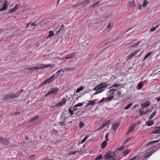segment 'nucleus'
I'll list each match as a JSON object with an SVG mask.
<instances>
[{
  "mask_svg": "<svg viewBox=\"0 0 160 160\" xmlns=\"http://www.w3.org/2000/svg\"><path fill=\"white\" fill-rule=\"evenodd\" d=\"M51 66L50 64H41L38 66H36L35 67L32 66V67L28 68L27 69L28 70H32L34 71L36 69H43L45 68Z\"/></svg>",
  "mask_w": 160,
  "mask_h": 160,
  "instance_id": "f257e3e1",
  "label": "nucleus"
},
{
  "mask_svg": "<svg viewBox=\"0 0 160 160\" xmlns=\"http://www.w3.org/2000/svg\"><path fill=\"white\" fill-rule=\"evenodd\" d=\"M108 86L106 82H102L97 86L93 89L94 90H98V89H103L104 91L105 89L104 88Z\"/></svg>",
  "mask_w": 160,
  "mask_h": 160,
  "instance_id": "f03ea898",
  "label": "nucleus"
},
{
  "mask_svg": "<svg viewBox=\"0 0 160 160\" xmlns=\"http://www.w3.org/2000/svg\"><path fill=\"white\" fill-rule=\"evenodd\" d=\"M56 79V78L52 75L48 79H47L45 82L41 83L40 86H42L44 85L49 84L52 82Z\"/></svg>",
  "mask_w": 160,
  "mask_h": 160,
  "instance_id": "7ed1b4c3",
  "label": "nucleus"
},
{
  "mask_svg": "<svg viewBox=\"0 0 160 160\" xmlns=\"http://www.w3.org/2000/svg\"><path fill=\"white\" fill-rule=\"evenodd\" d=\"M18 97L16 94L11 93L7 94L5 96L3 99L4 100H8L9 99H13Z\"/></svg>",
  "mask_w": 160,
  "mask_h": 160,
  "instance_id": "20e7f679",
  "label": "nucleus"
},
{
  "mask_svg": "<svg viewBox=\"0 0 160 160\" xmlns=\"http://www.w3.org/2000/svg\"><path fill=\"white\" fill-rule=\"evenodd\" d=\"M58 91V89L57 88H52L48 92L46 96H48L50 94H56Z\"/></svg>",
  "mask_w": 160,
  "mask_h": 160,
  "instance_id": "39448f33",
  "label": "nucleus"
},
{
  "mask_svg": "<svg viewBox=\"0 0 160 160\" xmlns=\"http://www.w3.org/2000/svg\"><path fill=\"white\" fill-rule=\"evenodd\" d=\"M0 141L3 145H7L10 142V139L5 138L2 137H0Z\"/></svg>",
  "mask_w": 160,
  "mask_h": 160,
  "instance_id": "423d86ee",
  "label": "nucleus"
},
{
  "mask_svg": "<svg viewBox=\"0 0 160 160\" xmlns=\"http://www.w3.org/2000/svg\"><path fill=\"white\" fill-rule=\"evenodd\" d=\"M77 52H74V53L69 54L67 55V56L64 58L63 59H70L73 58L77 54Z\"/></svg>",
  "mask_w": 160,
  "mask_h": 160,
  "instance_id": "0eeeda50",
  "label": "nucleus"
},
{
  "mask_svg": "<svg viewBox=\"0 0 160 160\" xmlns=\"http://www.w3.org/2000/svg\"><path fill=\"white\" fill-rule=\"evenodd\" d=\"M8 1H5L4 4H3L2 8H0V11H4L7 10L8 8Z\"/></svg>",
  "mask_w": 160,
  "mask_h": 160,
  "instance_id": "6e6552de",
  "label": "nucleus"
},
{
  "mask_svg": "<svg viewBox=\"0 0 160 160\" xmlns=\"http://www.w3.org/2000/svg\"><path fill=\"white\" fill-rule=\"evenodd\" d=\"M113 98L114 96H112L109 98H103L98 103H100L105 101L106 102L109 101L111 100Z\"/></svg>",
  "mask_w": 160,
  "mask_h": 160,
  "instance_id": "1a4fd4ad",
  "label": "nucleus"
},
{
  "mask_svg": "<svg viewBox=\"0 0 160 160\" xmlns=\"http://www.w3.org/2000/svg\"><path fill=\"white\" fill-rule=\"evenodd\" d=\"M66 99L65 98H63L60 102L57 104V106H58V107L61 106L65 104L66 102Z\"/></svg>",
  "mask_w": 160,
  "mask_h": 160,
  "instance_id": "9d476101",
  "label": "nucleus"
},
{
  "mask_svg": "<svg viewBox=\"0 0 160 160\" xmlns=\"http://www.w3.org/2000/svg\"><path fill=\"white\" fill-rule=\"evenodd\" d=\"M140 50H136L133 53H131L127 57L128 59H130L132 58L134 56L136 55L137 53L140 52Z\"/></svg>",
  "mask_w": 160,
  "mask_h": 160,
  "instance_id": "9b49d317",
  "label": "nucleus"
},
{
  "mask_svg": "<svg viewBox=\"0 0 160 160\" xmlns=\"http://www.w3.org/2000/svg\"><path fill=\"white\" fill-rule=\"evenodd\" d=\"M120 125V123L119 122L114 123L112 126V129L116 131Z\"/></svg>",
  "mask_w": 160,
  "mask_h": 160,
  "instance_id": "f8f14e48",
  "label": "nucleus"
},
{
  "mask_svg": "<svg viewBox=\"0 0 160 160\" xmlns=\"http://www.w3.org/2000/svg\"><path fill=\"white\" fill-rule=\"evenodd\" d=\"M148 111V109H147L144 111V109L142 108L140 109V113L141 116H142L146 114Z\"/></svg>",
  "mask_w": 160,
  "mask_h": 160,
  "instance_id": "ddd939ff",
  "label": "nucleus"
},
{
  "mask_svg": "<svg viewBox=\"0 0 160 160\" xmlns=\"http://www.w3.org/2000/svg\"><path fill=\"white\" fill-rule=\"evenodd\" d=\"M152 132L154 134H160V127H155Z\"/></svg>",
  "mask_w": 160,
  "mask_h": 160,
  "instance_id": "4468645a",
  "label": "nucleus"
},
{
  "mask_svg": "<svg viewBox=\"0 0 160 160\" xmlns=\"http://www.w3.org/2000/svg\"><path fill=\"white\" fill-rule=\"evenodd\" d=\"M61 72H63V70L62 69L58 71L57 72H56L54 74H53L52 75L54 76V78L56 79L58 77V76L60 74V73Z\"/></svg>",
  "mask_w": 160,
  "mask_h": 160,
  "instance_id": "2eb2a0df",
  "label": "nucleus"
},
{
  "mask_svg": "<svg viewBox=\"0 0 160 160\" xmlns=\"http://www.w3.org/2000/svg\"><path fill=\"white\" fill-rule=\"evenodd\" d=\"M150 102L149 101H147L144 103H142L141 104V106L143 108L148 106L150 105Z\"/></svg>",
  "mask_w": 160,
  "mask_h": 160,
  "instance_id": "dca6fc26",
  "label": "nucleus"
},
{
  "mask_svg": "<svg viewBox=\"0 0 160 160\" xmlns=\"http://www.w3.org/2000/svg\"><path fill=\"white\" fill-rule=\"evenodd\" d=\"M129 7L133 8L135 6V2L134 0L130 1L129 2Z\"/></svg>",
  "mask_w": 160,
  "mask_h": 160,
  "instance_id": "f3484780",
  "label": "nucleus"
},
{
  "mask_svg": "<svg viewBox=\"0 0 160 160\" xmlns=\"http://www.w3.org/2000/svg\"><path fill=\"white\" fill-rule=\"evenodd\" d=\"M135 126V123H134L132 125H130L129 128V132L132 131L134 129Z\"/></svg>",
  "mask_w": 160,
  "mask_h": 160,
  "instance_id": "a211bd4d",
  "label": "nucleus"
},
{
  "mask_svg": "<svg viewBox=\"0 0 160 160\" xmlns=\"http://www.w3.org/2000/svg\"><path fill=\"white\" fill-rule=\"evenodd\" d=\"M154 122L152 120L148 121L146 123L148 126H150L154 124Z\"/></svg>",
  "mask_w": 160,
  "mask_h": 160,
  "instance_id": "6ab92c4d",
  "label": "nucleus"
},
{
  "mask_svg": "<svg viewBox=\"0 0 160 160\" xmlns=\"http://www.w3.org/2000/svg\"><path fill=\"white\" fill-rule=\"evenodd\" d=\"M100 3V2L99 1H98L94 3L92 5H91L89 7V8H91L94 7H97L99 5Z\"/></svg>",
  "mask_w": 160,
  "mask_h": 160,
  "instance_id": "aec40b11",
  "label": "nucleus"
},
{
  "mask_svg": "<svg viewBox=\"0 0 160 160\" xmlns=\"http://www.w3.org/2000/svg\"><path fill=\"white\" fill-rule=\"evenodd\" d=\"M160 25V23L159 24L157 25L155 27L152 28L150 30V31L151 32H153L155 31L157 28H158Z\"/></svg>",
  "mask_w": 160,
  "mask_h": 160,
  "instance_id": "412c9836",
  "label": "nucleus"
},
{
  "mask_svg": "<svg viewBox=\"0 0 160 160\" xmlns=\"http://www.w3.org/2000/svg\"><path fill=\"white\" fill-rule=\"evenodd\" d=\"M39 117V116L36 115L34 117L31 118L29 120V122H31L36 120Z\"/></svg>",
  "mask_w": 160,
  "mask_h": 160,
  "instance_id": "4be33fe9",
  "label": "nucleus"
},
{
  "mask_svg": "<svg viewBox=\"0 0 160 160\" xmlns=\"http://www.w3.org/2000/svg\"><path fill=\"white\" fill-rule=\"evenodd\" d=\"M112 158V156L111 153H108L105 156V158L107 160L110 159Z\"/></svg>",
  "mask_w": 160,
  "mask_h": 160,
  "instance_id": "5701e85b",
  "label": "nucleus"
},
{
  "mask_svg": "<svg viewBox=\"0 0 160 160\" xmlns=\"http://www.w3.org/2000/svg\"><path fill=\"white\" fill-rule=\"evenodd\" d=\"M107 143L106 141H103L101 144V147L102 148H104L106 147Z\"/></svg>",
  "mask_w": 160,
  "mask_h": 160,
  "instance_id": "b1692460",
  "label": "nucleus"
},
{
  "mask_svg": "<svg viewBox=\"0 0 160 160\" xmlns=\"http://www.w3.org/2000/svg\"><path fill=\"white\" fill-rule=\"evenodd\" d=\"M83 6H87L90 2L89 0H85L83 1L82 2Z\"/></svg>",
  "mask_w": 160,
  "mask_h": 160,
  "instance_id": "393cba45",
  "label": "nucleus"
},
{
  "mask_svg": "<svg viewBox=\"0 0 160 160\" xmlns=\"http://www.w3.org/2000/svg\"><path fill=\"white\" fill-rule=\"evenodd\" d=\"M116 89L113 88L109 90L108 91V92L111 95H113L114 94L115 91H116Z\"/></svg>",
  "mask_w": 160,
  "mask_h": 160,
  "instance_id": "a878e982",
  "label": "nucleus"
},
{
  "mask_svg": "<svg viewBox=\"0 0 160 160\" xmlns=\"http://www.w3.org/2000/svg\"><path fill=\"white\" fill-rule=\"evenodd\" d=\"M148 3V2L147 0L144 1L142 4V7L144 8L146 7Z\"/></svg>",
  "mask_w": 160,
  "mask_h": 160,
  "instance_id": "bb28decb",
  "label": "nucleus"
},
{
  "mask_svg": "<svg viewBox=\"0 0 160 160\" xmlns=\"http://www.w3.org/2000/svg\"><path fill=\"white\" fill-rule=\"evenodd\" d=\"M157 113V111H154L151 114L150 116L149 117V119H151L152 118L156 115Z\"/></svg>",
  "mask_w": 160,
  "mask_h": 160,
  "instance_id": "cd10ccee",
  "label": "nucleus"
},
{
  "mask_svg": "<svg viewBox=\"0 0 160 160\" xmlns=\"http://www.w3.org/2000/svg\"><path fill=\"white\" fill-rule=\"evenodd\" d=\"M130 151L131 150L130 149L124 150L123 152V155H127L130 152Z\"/></svg>",
  "mask_w": 160,
  "mask_h": 160,
  "instance_id": "c85d7f7f",
  "label": "nucleus"
},
{
  "mask_svg": "<svg viewBox=\"0 0 160 160\" xmlns=\"http://www.w3.org/2000/svg\"><path fill=\"white\" fill-rule=\"evenodd\" d=\"M89 103H87L86 105V107H88L90 105H93L94 104V102L92 101H88Z\"/></svg>",
  "mask_w": 160,
  "mask_h": 160,
  "instance_id": "c756f323",
  "label": "nucleus"
},
{
  "mask_svg": "<svg viewBox=\"0 0 160 160\" xmlns=\"http://www.w3.org/2000/svg\"><path fill=\"white\" fill-rule=\"evenodd\" d=\"M133 105L132 103H130L128 104L127 106L125 107L124 109L125 110H127L130 108Z\"/></svg>",
  "mask_w": 160,
  "mask_h": 160,
  "instance_id": "7c9ffc66",
  "label": "nucleus"
},
{
  "mask_svg": "<svg viewBox=\"0 0 160 160\" xmlns=\"http://www.w3.org/2000/svg\"><path fill=\"white\" fill-rule=\"evenodd\" d=\"M65 29V26L63 25H62L61 26V28L59 29V30L57 32V33L62 32L63 31V30Z\"/></svg>",
  "mask_w": 160,
  "mask_h": 160,
  "instance_id": "2f4dec72",
  "label": "nucleus"
},
{
  "mask_svg": "<svg viewBox=\"0 0 160 160\" xmlns=\"http://www.w3.org/2000/svg\"><path fill=\"white\" fill-rule=\"evenodd\" d=\"M54 34V32L52 31H50L49 32V35L46 38H48L51 37L53 36Z\"/></svg>",
  "mask_w": 160,
  "mask_h": 160,
  "instance_id": "473e14b6",
  "label": "nucleus"
},
{
  "mask_svg": "<svg viewBox=\"0 0 160 160\" xmlns=\"http://www.w3.org/2000/svg\"><path fill=\"white\" fill-rule=\"evenodd\" d=\"M79 126L81 128L85 126V124L82 122L80 121L79 122Z\"/></svg>",
  "mask_w": 160,
  "mask_h": 160,
  "instance_id": "72a5a7b5",
  "label": "nucleus"
},
{
  "mask_svg": "<svg viewBox=\"0 0 160 160\" xmlns=\"http://www.w3.org/2000/svg\"><path fill=\"white\" fill-rule=\"evenodd\" d=\"M84 89V88L82 86L80 87L79 88H78L76 91V93H78L80 91H82Z\"/></svg>",
  "mask_w": 160,
  "mask_h": 160,
  "instance_id": "f704fd0d",
  "label": "nucleus"
},
{
  "mask_svg": "<svg viewBox=\"0 0 160 160\" xmlns=\"http://www.w3.org/2000/svg\"><path fill=\"white\" fill-rule=\"evenodd\" d=\"M97 91L95 92V93L93 94V95H96L100 93H101L104 91V90L103 89H98V90H96Z\"/></svg>",
  "mask_w": 160,
  "mask_h": 160,
  "instance_id": "c9c22d12",
  "label": "nucleus"
},
{
  "mask_svg": "<svg viewBox=\"0 0 160 160\" xmlns=\"http://www.w3.org/2000/svg\"><path fill=\"white\" fill-rule=\"evenodd\" d=\"M58 133V132L56 130H53L51 132V134L52 135H56Z\"/></svg>",
  "mask_w": 160,
  "mask_h": 160,
  "instance_id": "e433bc0d",
  "label": "nucleus"
},
{
  "mask_svg": "<svg viewBox=\"0 0 160 160\" xmlns=\"http://www.w3.org/2000/svg\"><path fill=\"white\" fill-rule=\"evenodd\" d=\"M102 159V156L101 154L99 155L95 159V160H100Z\"/></svg>",
  "mask_w": 160,
  "mask_h": 160,
  "instance_id": "4c0bfd02",
  "label": "nucleus"
},
{
  "mask_svg": "<svg viewBox=\"0 0 160 160\" xmlns=\"http://www.w3.org/2000/svg\"><path fill=\"white\" fill-rule=\"evenodd\" d=\"M85 102H82V103H78L76 105H76V107H81V106H82L83 104H85Z\"/></svg>",
  "mask_w": 160,
  "mask_h": 160,
  "instance_id": "58836bf2",
  "label": "nucleus"
},
{
  "mask_svg": "<svg viewBox=\"0 0 160 160\" xmlns=\"http://www.w3.org/2000/svg\"><path fill=\"white\" fill-rule=\"evenodd\" d=\"M138 88L139 89H141L142 88V84L141 82H139L138 85Z\"/></svg>",
  "mask_w": 160,
  "mask_h": 160,
  "instance_id": "ea45409f",
  "label": "nucleus"
},
{
  "mask_svg": "<svg viewBox=\"0 0 160 160\" xmlns=\"http://www.w3.org/2000/svg\"><path fill=\"white\" fill-rule=\"evenodd\" d=\"M151 54V52L148 53L144 57L143 60H145L148 57H149Z\"/></svg>",
  "mask_w": 160,
  "mask_h": 160,
  "instance_id": "a19ab883",
  "label": "nucleus"
},
{
  "mask_svg": "<svg viewBox=\"0 0 160 160\" xmlns=\"http://www.w3.org/2000/svg\"><path fill=\"white\" fill-rule=\"evenodd\" d=\"M119 86V85L118 84L116 83V84H114L113 85H112V86L110 88H112V87H114L115 88H117L118 87V86Z\"/></svg>",
  "mask_w": 160,
  "mask_h": 160,
  "instance_id": "79ce46f5",
  "label": "nucleus"
},
{
  "mask_svg": "<svg viewBox=\"0 0 160 160\" xmlns=\"http://www.w3.org/2000/svg\"><path fill=\"white\" fill-rule=\"evenodd\" d=\"M16 10V9L14 8L9 10V13H12L15 12V11Z\"/></svg>",
  "mask_w": 160,
  "mask_h": 160,
  "instance_id": "37998d69",
  "label": "nucleus"
},
{
  "mask_svg": "<svg viewBox=\"0 0 160 160\" xmlns=\"http://www.w3.org/2000/svg\"><path fill=\"white\" fill-rule=\"evenodd\" d=\"M78 152V151H72L70 152V154L74 155L77 152Z\"/></svg>",
  "mask_w": 160,
  "mask_h": 160,
  "instance_id": "c03bdc74",
  "label": "nucleus"
},
{
  "mask_svg": "<svg viewBox=\"0 0 160 160\" xmlns=\"http://www.w3.org/2000/svg\"><path fill=\"white\" fill-rule=\"evenodd\" d=\"M104 127V126L102 124V126H100L97 129V130L99 131L101 129H102V128H103Z\"/></svg>",
  "mask_w": 160,
  "mask_h": 160,
  "instance_id": "a18cd8bd",
  "label": "nucleus"
},
{
  "mask_svg": "<svg viewBox=\"0 0 160 160\" xmlns=\"http://www.w3.org/2000/svg\"><path fill=\"white\" fill-rule=\"evenodd\" d=\"M110 123V122L109 121H107L104 124H103L104 127L106 126L107 125H108Z\"/></svg>",
  "mask_w": 160,
  "mask_h": 160,
  "instance_id": "49530a36",
  "label": "nucleus"
},
{
  "mask_svg": "<svg viewBox=\"0 0 160 160\" xmlns=\"http://www.w3.org/2000/svg\"><path fill=\"white\" fill-rule=\"evenodd\" d=\"M131 139V138H128V139H126V140H125L123 142V143L124 144H126L127 142H128Z\"/></svg>",
  "mask_w": 160,
  "mask_h": 160,
  "instance_id": "de8ad7c7",
  "label": "nucleus"
},
{
  "mask_svg": "<svg viewBox=\"0 0 160 160\" xmlns=\"http://www.w3.org/2000/svg\"><path fill=\"white\" fill-rule=\"evenodd\" d=\"M108 133H107V134H106V135L105 136L106 140L107 141H108L109 140V139L108 138Z\"/></svg>",
  "mask_w": 160,
  "mask_h": 160,
  "instance_id": "09e8293b",
  "label": "nucleus"
},
{
  "mask_svg": "<svg viewBox=\"0 0 160 160\" xmlns=\"http://www.w3.org/2000/svg\"><path fill=\"white\" fill-rule=\"evenodd\" d=\"M111 23H110L107 26V28H111L112 27L111 26Z\"/></svg>",
  "mask_w": 160,
  "mask_h": 160,
  "instance_id": "8fccbe9b",
  "label": "nucleus"
},
{
  "mask_svg": "<svg viewBox=\"0 0 160 160\" xmlns=\"http://www.w3.org/2000/svg\"><path fill=\"white\" fill-rule=\"evenodd\" d=\"M35 156V155H31L30 156L29 158L31 160H33V158Z\"/></svg>",
  "mask_w": 160,
  "mask_h": 160,
  "instance_id": "3c124183",
  "label": "nucleus"
},
{
  "mask_svg": "<svg viewBox=\"0 0 160 160\" xmlns=\"http://www.w3.org/2000/svg\"><path fill=\"white\" fill-rule=\"evenodd\" d=\"M68 111H69L70 114V115H72L73 114V110H70V109H68Z\"/></svg>",
  "mask_w": 160,
  "mask_h": 160,
  "instance_id": "603ef678",
  "label": "nucleus"
},
{
  "mask_svg": "<svg viewBox=\"0 0 160 160\" xmlns=\"http://www.w3.org/2000/svg\"><path fill=\"white\" fill-rule=\"evenodd\" d=\"M19 7V5L18 4H16L15 5V7L14 8L16 10L18 9Z\"/></svg>",
  "mask_w": 160,
  "mask_h": 160,
  "instance_id": "864d4df0",
  "label": "nucleus"
},
{
  "mask_svg": "<svg viewBox=\"0 0 160 160\" xmlns=\"http://www.w3.org/2000/svg\"><path fill=\"white\" fill-rule=\"evenodd\" d=\"M153 152H152V153H151L150 154H149L147 155H146V156H145L144 157V158H148V157H149L150 155H151Z\"/></svg>",
  "mask_w": 160,
  "mask_h": 160,
  "instance_id": "5fc2aeb1",
  "label": "nucleus"
},
{
  "mask_svg": "<svg viewBox=\"0 0 160 160\" xmlns=\"http://www.w3.org/2000/svg\"><path fill=\"white\" fill-rule=\"evenodd\" d=\"M124 148L123 146L119 147L117 149L119 150H123Z\"/></svg>",
  "mask_w": 160,
  "mask_h": 160,
  "instance_id": "6e6d98bb",
  "label": "nucleus"
},
{
  "mask_svg": "<svg viewBox=\"0 0 160 160\" xmlns=\"http://www.w3.org/2000/svg\"><path fill=\"white\" fill-rule=\"evenodd\" d=\"M78 107H76V105H75L74 107L73 110L74 111H76L77 110H78Z\"/></svg>",
  "mask_w": 160,
  "mask_h": 160,
  "instance_id": "4d7b16f0",
  "label": "nucleus"
},
{
  "mask_svg": "<svg viewBox=\"0 0 160 160\" xmlns=\"http://www.w3.org/2000/svg\"><path fill=\"white\" fill-rule=\"evenodd\" d=\"M78 7L82 6H83V5L82 4V2L79 3H78Z\"/></svg>",
  "mask_w": 160,
  "mask_h": 160,
  "instance_id": "13d9d810",
  "label": "nucleus"
},
{
  "mask_svg": "<svg viewBox=\"0 0 160 160\" xmlns=\"http://www.w3.org/2000/svg\"><path fill=\"white\" fill-rule=\"evenodd\" d=\"M117 94L118 96H119V97H121V92L120 91L118 92L117 93Z\"/></svg>",
  "mask_w": 160,
  "mask_h": 160,
  "instance_id": "bf43d9fd",
  "label": "nucleus"
},
{
  "mask_svg": "<svg viewBox=\"0 0 160 160\" xmlns=\"http://www.w3.org/2000/svg\"><path fill=\"white\" fill-rule=\"evenodd\" d=\"M137 46V45L136 44V43L134 45H132V46H131V48H134L135 47H136Z\"/></svg>",
  "mask_w": 160,
  "mask_h": 160,
  "instance_id": "052dcab7",
  "label": "nucleus"
},
{
  "mask_svg": "<svg viewBox=\"0 0 160 160\" xmlns=\"http://www.w3.org/2000/svg\"><path fill=\"white\" fill-rule=\"evenodd\" d=\"M142 6L141 5V4L139 5L138 6V9L140 10H141L142 9Z\"/></svg>",
  "mask_w": 160,
  "mask_h": 160,
  "instance_id": "680f3d73",
  "label": "nucleus"
},
{
  "mask_svg": "<svg viewBox=\"0 0 160 160\" xmlns=\"http://www.w3.org/2000/svg\"><path fill=\"white\" fill-rule=\"evenodd\" d=\"M86 141L85 140L83 139L82 141V142H80L79 144H82L83 143V142H84Z\"/></svg>",
  "mask_w": 160,
  "mask_h": 160,
  "instance_id": "e2e57ef3",
  "label": "nucleus"
},
{
  "mask_svg": "<svg viewBox=\"0 0 160 160\" xmlns=\"http://www.w3.org/2000/svg\"><path fill=\"white\" fill-rule=\"evenodd\" d=\"M56 107H58V106H57V104H56L55 105L51 106H50V108H55Z\"/></svg>",
  "mask_w": 160,
  "mask_h": 160,
  "instance_id": "0e129e2a",
  "label": "nucleus"
},
{
  "mask_svg": "<svg viewBox=\"0 0 160 160\" xmlns=\"http://www.w3.org/2000/svg\"><path fill=\"white\" fill-rule=\"evenodd\" d=\"M137 156H135V157H134L131 159H130L128 160H134L136 158H137Z\"/></svg>",
  "mask_w": 160,
  "mask_h": 160,
  "instance_id": "69168bd1",
  "label": "nucleus"
},
{
  "mask_svg": "<svg viewBox=\"0 0 160 160\" xmlns=\"http://www.w3.org/2000/svg\"><path fill=\"white\" fill-rule=\"evenodd\" d=\"M76 7H78V4H74L72 5V7L74 8Z\"/></svg>",
  "mask_w": 160,
  "mask_h": 160,
  "instance_id": "338daca9",
  "label": "nucleus"
},
{
  "mask_svg": "<svg viewBox=\"0 0 160 160\" xmlns=\"http://www.w3.org/2000/svg\"><path fill=\"white\" fill-rule=\"evenodd\" d=\"M142 42L140 41H138L136 43V44L137 46L139 45L140 43H141Z\"/></svg>",
  "mask_w": 160,
  "mask_h": 160,
  "instance_id": "774afa93",
  "label": "nucleus"
}]
</instances>
